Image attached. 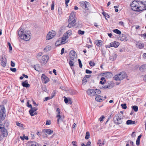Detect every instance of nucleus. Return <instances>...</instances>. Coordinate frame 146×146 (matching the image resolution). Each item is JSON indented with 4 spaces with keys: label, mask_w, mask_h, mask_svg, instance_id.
Masks as SVG:
<instances>
[{
    "label": "nucleus",
    "mask_w": 146,
    "mask_h": 146,
    "mask_svg": "<svg viewBox=\"0 0 146 146\" xmlns=\"http://www.w3.org/2000/svg\"><path fill=\"white\" fill-rule=\"evenodd\" d=\"M0 131L1 133L0 136V140H1L4 137H6L8 135L7 130L5 128L4 125L0 124Z\"/></svg>",
    "instance_id": "1"
},
{
    "label": "nucleus",
    "mask_w": 146,
    "mask_h": 146,
    "mask_svg": "<svg viewBox=\"0 0 146 146\" xmlns=\"http://www.w3.org/2000/svg\"><path fill=\"white\" fill-rule=\"evenodd\" d=\"M114 123L116 125H119L123 123V119L121 118L120 114L119 113L116 114L113 118Z\"/></svg>",
    "instance_id": "2"
},
{
    "label": "nucleus",
    "mask_w": 146,
    "mask_h": 146,
    "mask_svg": "<svg viewBox=\"0 0 146 146\" xmlns=\"http://www.w3.org/2000/svg\"><path fill=\"white\" fill-rule=\"evenodd\" d=\"M127 76L126 73L122 72L114 76L113 79L116 81H120L124 79Z\"/></svg>",
    "instance_id": "3"
},
{
    "label": "nucleus",
    "mask_w": 146,
    "mask_h": 146,
    "mask_svg": "<svg viewBox=\"0 0 146 146\" xmlns=\"http://www.w3.org/2000/svg\"><path fill=\"white\" fill-rule=\"evenodd\" d=\"M18 34L19 36L21 39H23L25 41H27V36L26 32L21 28L19 29L18 31Z\"/></svg>",
    "instance_id": "4"
},
{
    "label": "nucleus",
    "mask_w": 146,
    "mask_h": 146,
    "mask_svg": "<svg viewBox=\"0 0 146 146\" xmlns=\"http://www.w3.org/2000/svg\"><path fill=\"white\" fill-rule=\"evenodd\" d=\"M5 111L4 106L2 105L0 106V120H3L5 118L6 115Z\"/></svg>",
    "instance_id": "5"
},
{
    "label": "nucleus",
    "mask_w": 146,
    "mask_h": 146,
    "mask_svg": "<svg viewBox=\"0 0 146 146\" xmlns=\"http://www.w3.org/2000/svg\"><path fill=\"white\" fill-rule=\"evenodd\" d=\"M138 1H134L131 4V7L132 9L136 11H139V8Z\"/></svg>",
    "instance_id": "6"
},
{
    "label": "nucleus",
    "mask_w": 146,
    "mask_h": 146,
    "mask_svg": "<svg viewBox=\"0 0 146 146\" xmlns=\"http://www.w3.org/2000/svg\"><path fill=\"white\" fill-rule=\"evenodd\" d=\"M79 3L81 7L83 8L89 10L90 4L86 1L80 2Z\"/></svg>",
    "instance_id": "7"
},
{
    "label": "nucleus",
    "mask_w": 146,
    "mask_h": 146,
    "mask_svg": "<svg viewBox=\"0 0 146 146\" xmlns=\"http://www.w3.org/2000/svg\"><path fill=\"white\" fill-rule=\"evenodd\" d=\"M139 3V11L146 10V2H142L141 1H138Z\"/></svg>",
    "instance_id": "8"
},
{
    "label": "nucleus",
    "mask_w": 146,
    "mask_h": 146,
    "mask_svg": "<svg viewBox=\"0 0 146 146\" xmlns=\"http://www.w3.org/2000/svg\"><path fill=\"white\" fill-rule=\"evenodd\" d=\"M56 35L55 32L53 31H52L51 32H50L46 37V39L47 40H49L52 38Z\"/></svg>",
    "instance_id": "9"
},
{
    "label": "nucleus",
    "mask_w": 146,
    "mask_h": 146,
    "mask_svg": "<svg viewBox=\"0 0 146 146\" xmlns=\"http://www.w3.org/2000/svg\"><path fill=\"white\" fill-rule=\"evenodd\" d=\"M37 109V108L35 107H33V108H32L29 111V113L30 115L31 116H33L35 115H36L37 114V112H36V111Z\"/></svg>",
    "instance_id": "10"
},
{
    "label": "nucleus",
    "mask_w": 146,
    "mask_h": 146,
    "mask_svg": "<svg viewBox=\"0 0 146 146\" xmlns=\"http://www.w3.org/2000/svg\"><path fill=\"white\" fill-rule=\"evenodd\" d=\"M41 78L42 82L44 84H46L49 81V78L44 74L42 75Z\"/></svg>",
    "instance_id": "11"
},
{
    "label": "nucleus",
    "mask_w": 146,
    "mask_h": 146,
    "mask_svg": "<svg viewBox=\"0 0 146 146\" xmlns=\"http://www.w3.org/2000/svg\"><path fill=\"white\" fill-rule=\"evenodd\" d=\"M69 24L67 26L68 27L71 28L74 26L76 24V19H74L73 20L68 21Z\"/></svg>",
    "instance_id": "12"
},
{
    "label": "nucleus",
    "mask_w": 146,
    "mask_h": 146,
    "mask_svg": "<svg viewBox=\"0 0 146 146\" xmlns=\"http://www.w3.org/2000/svg\"><path fill=\"white\" fill-rule=\"evenodd\" d=\"M1 58L0 60L1 64L3 67H5L6 65V60L5 58H4L3 56H1Z\"/></svg>",
    "instance_id": "13"
},
{
    "label": "nucleus",
    "mask_w": 146,
    "mask_h": 146,
    "mask_svg": "<svg viewBox=\"0 0 146 146\" xmlns=\"http://www.w3.org/2000/svg\"><path fill=\"white\" fill-rule=\"evenodd\" d=\"M95 92L94 89H89L87 91V94L91 96L95 95Z\"/></svg>",
    "instance_id": "14"
},
{
    "label": "nucleus",
    "mask_w": 146,
    "mask_h": 146,
    "mask_svg": "<svg viewBox=\"0 0 146 146\" xmlns=\"http://www.w3.org/2000/svg\"><path fill=\"white\" fill-rule=\"evenodd\" d=\"M76 54V52L73 50H71L70 53V58L71 60H74V59L76 58L75 57V54Z\"/></svg>",
    "instance_id": "15"
},
{
    "label": "nucleus",
    "mask_w": 146,
    "mask_h": 146,
    "mask_svg": "<svg viewBox=\"0 0 146 146\" xmlns=\"http://www.w3.org/2000/svg\"><path fill=\"white\" fill-rule=\"evenodd\" d=\"M68 34L67 33L65 34L62 37L61 39V44H64L65 43V41L68 38Z\"/></svg>",
    "instance_id": "16"
},
{
    "label": "nucleus",
    "mask_w": 146,
    "mask_h": 146,
    "mask_svg": "<svg viewBox=\"0 0 146 146\" xmlns=\"http://www.w3.org/2000/svg\"><path fill=\"white\" fill-rule=\"evenodd\" d=\"M119 45V43L118 42L115 41L110 43V47H114L115 48L117 47Z\"/></svg>",
    "instance_id": "17"
},
{
    "label": "nucleus",
    "mask_w": 146,
    "mask_h": 146,
    "mask_svg": "<svg viewBox=\"0 0 146 146\" xmlns=\"http://www.w3.org/2000/svg\"><path fill=\"white\" fill-rule=\"evenodd\" d=\"M103 97L100 95H97L95 97V100L98 102H101L103 100Z\"/></svg>",
    "instance_id": "18"
},
{
    "label": "nucleus",
    "mask_w": 146,
    "mask_h": 146,
    "mask_svg": "<svg viewBox=\"0 0 146 146\" xmlns=\"http://www.w3.org/2000/svg\"><path fill=\"white\" fill-rule=\"evenodd\" d=\"M28 144L29 145V146H39V144L36 142L31 141L30 142L29 141L28 142Z\"/></svg>",
    "instance_id": "19"
},
{
    "label": "nucleus",
    "mask_w": 146,
    "mask_h": 146,
    "mask_svg": "<svg viewBox=\"0 0 146 146\" xmlns=\"http://www.w3.org/2000/svg\"><path fill=\"white\" fill-rule=\"evenodd\" d=\"M75 16V15L74 13H71L69 16L68 21L73 20L74 19H75L74 18Z\"/></svg>",
    "instance_id": "20"
},
{
    "label": "nucleus",
    "mask_w": 146,
    "mask_h": 146,
    "mask_svg": "<svg viewBox=\"0 0 146 146\" xmlns=\"http://www.w3.org/2000/svg\"><path fill=\"white\" fill-rule=\"evenodd\" d=\"M48 58V56L47 55H44L42 57V60L44 63H45L47 62Z\"/></svg>",
    "instance_id": "21"
},
{
    "label": "nucleus",
    "mask_w": 146,
    "mask_h": 146,
    "mask_svg": "<svg viewBox=\"0 0 146 146\" xmlns=\"http://www.w3.org/2000/svg\"><path fill=\"white\" fill-rule=\"evenodd\" d=\"M117 58V55L115 54H113L110 57V59L112 61H114Z\"/></svg>",
    "instance_id": "22"
},
{
    "label": "nucleus",
    "mask_w": 146,
    "mask_h": 146,
    "mask_svg": "<svg viewBox=\"0 0 146 146\" xmlns=\"http://www.w3.org/2000/svg\"><path fill=\"white\" fill-rule=\"evenodd\" d=\"M139 70L143 72L146 70V65L144 64L141 66L139 68Z\"/></svg>",
    "instance_id": "23"
},
{
    "label": "nucleus",
    "mask_w": 146,
    "mask_h": 146,
    "mask_svg": "<svg viewBox=\"0 0 146 146\" xmlns=\"http://www.w3.org/2000/svg\"><path fill=\"white\" fill-rule=\"evenodd\" d=\"M135 123V121H132L131 120H127L126 122V124L127 125L134 124Z\"/></svg>",
    "instance_id": "24"
},
{
    "label": "nucleus",
    "mask_w": 146,
    "mask_h": 146,
    "mask_svg": "<svg viewBox=\"0 0 146 146\" xmlns=\"http://www.w3.org/2000/svg\"><path fill=\"white\" fill-rule=\"evenodd\" d=\"M44 131L48 134H51L53 132V131L48 129H45L44 130Z\"/></svg>",
    "instance_id": "25"
},
{
    "label": "nucleus",
    "mask_w": 146,
    "mask_h": 146,
    "mask_svg": "<svg viewBox=\"0 0 146 146\" xmlns=\"http://www.w3.org/2000/svg\"><path fill=\"white\" fill-rule=\"evenodd\" d=\"M51 47L50 46L48 45L44 48V52H47L50 51L51 49Z\"/></svg>",
    "instance_id": "26"
},
{
    "label": "nucleus",
    "mask_w": 146,
    "mask_h": 146,
    "mask_svg": "<svg viewBox=\"0 0 146 146\" xmlns=\"http://www.w3.org/2000/svg\"><path fill=\"white\" fill-rule=\"evenodd\" d=\"M141 137V135H140L137 138V139L136 141V144L137 145V146H138L139 144L140 139Z\"/></svg>",
    "instance_id": "27"
},
{
    "label": "nucleus",
    "mask_w": 146,
    "mask_h": 146,
    "mask_svg": "<svg viewBox=\"0 0 146 146\" xmlns=\"http://www.w3.org/2000/svg\"><path fill=\"white\" fill-rule=\"evenodd\" d=\"M56 117L57 118V122L59 123L60 122L62 121L63 119V118L61 117L60 115H59V117L56 116Z\"/></svg>",
    "instance_id": "28"
},
{
    "label": "nucleus",
    "mask_w": 146,
    "mask_h": 146,
    "mask_svg": "<svg viewBox=\"0 0 146 146\" xmlns=\"http://www.w3.org/2000/svg\"><path fill=\"white\" fill-rule=\"evenodd\" d=\"M96 45L98 46H99L102 45V41L100 40H97L95 42Z\"/></svg>",
    "instance_id": "29"
},
{
    "label": "nucleus",
    "mask_w": 146,
    "mask_h": 146,
    "mask_svg": "<svg viewBox=\"0 0 146 146\" xmlns=\"http://www.w3.org/2000/svg\"><path fill=\"white\" fill-rule=\"evenodd\" d=\"M126 38V36L123 34H122V36H120L118 38L119 40L122 41L125 39Z\"/></svg>",
    "instance_id": "30"
},
{
    "label": "nucleus",
    "mask_w": 146,
    "mask_h": 146,
    "mask_svg": "<svg viewBox=\"0 0 146 146\" xmlns=\"http://www.w3.org/2000/svg\"><path fill=\"white\" fill-rule=\"evenodd\" d=\"M22 85L24 87L27 88V80H25L22 83Z\"/></svg>",
    "instance_id": "31"
},
{
    "label": "nucleus",
    "mask_w": 146,
    "mask_h": 146,
    "mask_svg": "<svg viewBox=\"0 0 146 146\" xmlns=\"http://www.w3.org/2000/svg\"><path fill=\"white\" fill-rule=\"evenodd\" d=\"M132 109L135 112H137L138 110V107L136 106H134L131 107Z\"/></svg>",
    "instance_id": "32"
},
{
    "label": "nucleus",
    "mask_w": 146,
    "mask_h": 146,
    "mask_svg": "<svg viewBox=\"0 0 146 146\" xmlns=\"http://www.w3.org/2000/svg\"><path fill=\"white\" fill-rule=\"evenodd\" d=\"M34 68L36 71H38L40 68V66L38 64H36L34 66Z\"/></svg>",
    "instance_id": "33"
},
{
    "label": "nucleus",
    "mask_w": 146,
    "mask_h": 146,
    "mask_svg": "<svg viewBox=\"0 0 146 146\" xmlns=\"http://www.w3.org/2000/svg\"><path fill=\"white\" fill-rule=\"evenodd\" d=\"M139 43L138 46L139 49H142L144 47V44L143 43Z\"/></svg>",
    "instance_id": "34"
},
{
    "label": "nucleus",
    "mask_w": 146,
    "mask_h": 146,
    "mask_svg": "<svg viewBox=\"0 0 146 146\" xmlns=\"http://www.w3.org/2000/svg\"><path fill=\"white\" fill-rule=\"evenodd\" d=\"M113 32L118 34L120 35L121 33V32L120 31L117 29H115L113 30Z\"/></svg>",
    "instance_id": "35"
},
{
    "label": "nucleus",
    "mask_w": 146,
    "mask_h": 146,
    "mask_svg": "<svg viewBox=\"0 0 146 146\" xmlns=\"http://www.w3.org/2000/svg\"><path fill=\"white\" fill-rule=\"evenodd\" d=\"M94 91H95V95L97 94H99L101 93V91L98 89H94Z\"/></svg>",
    "instance_id": "36"
},
{
    "label": "nucleus",
    "mask_w": 146,
    "mask_h": 146,
    "mask_svg": "<svg viewBox=\"0 0 146 146\" xmlns=\"http://www.w3.org/2000/svg\"><path fill=\"white\" fill-rule=\"evenodd\" d=\"M90 136V134L89 132L88 131H87L86 134L85 138L86 139H88L89 138Z\"/></svg>",
    "instance_id": "37"
},
{
    "label": "nucleus",
    "mask_w": 146,
    "mask_h": 146,
    "mask_svg": "<svg viewBox=\"0 0 146 146\" xmlns=\"http://www.w3.org/2000/svg\"><path fill=\"white\" fill-rule=\"evenodd\" d=\"M73 60H71V59H70V61L69 62V64L70 66L71 67L72 66H73L74 65V62L73 61Z\"/></svg>",
    "instance_id": "38"
},
{
    "label": "nucleus",
    "mask_w": 146,
    "mask_h": 146,
    "mask_svg": "<svg viewBox=\"0 0 146 146\" xmlns=\"http://www.w3.org/2000/svg\"><path fill=\"white\" fill-rule=\"evenodd\" d=\"M83 12L85 14V15L86 16H87V15H88L89 13V10H87L86 9H85L84 10Z\"/></svg>",
    "instance_id": "39"
},
{
    "label": "nucleus",
    "mask_w": 146,
    "mask_h": 146,
    "mask_svg": "<svg viewBox=\"0 0 146 146\" xmlns=\"http://www.w3.org/2000/svg\"><path fill=\"white\" fill-rule=\"evenodd\" d=\"M16 125L19 127H21V129H23V125L21 123H19V122H16Z\"/></svg>",
    "instance_id": "40"
},
{
    "label": "nucleus",
    "mask_w": 146,
    "mask_h": 146,
    "mask_svg": "<svg viewBox=\"0 0 146 146\" xmlns=\"http://www.w3.org/2000/svg\"><path fill=\"white\" fill-rule=\"evenodd\" d=\"M122 108L123 109H125L127 108L126 104H122L121 105Z\"/></svg>",
    "instance_id": "41"
},
{
    "label": "nucleus",
    "mask_w": 146,
    "mask_h": 146,
    "mask_svg": "<svg viewBox=\"0 0 146 146\" xmlns=\"http://www.w3.org/2000/svg\"><path fill=\"white\" fill-rule=\"evenodd\" d=\"M110 85L105 86H102L103 89H109L110 87Z\"/></svg>",
    "instance_id": "42"
},
{
    "label": "nucleus",
    "mask_w": 146,
    "mask_h": 146,
    "mask_svg": "<svg viewBox=\"0 0 146 146\" xmlns=\"http://www.w3.org/2000/svg\"><path fill=\"white\" fill-rule=\"evenodd\" d=\"M84 31H82L79 30L78 31V33L80 35H83L84 34Z\"/></svg>",
    "instance_id": "43"
},
{
    "label": "nucleus",
    "mask_w": 146,
    "mask_h": 146,
    "mask_svg": "<svg viewBox=\"0 0 146 146\" xmlns=\"http://www.w3.org/2000/svg\"><path fill=\"white\" fill-rule=\"evenodd\" d=\"M78 61L79 67L80 68H82V64L81 61L79 59H78Z\"/></svg>",
    "instance_id": "44"
},
{
    "label": "nucleus",
    "mask_w": 146,
    "mask_h": 146,
    "mask_svg": "<svg viewBox=\"0 0 146 146\" xmlns=\"http://www.w3.org/2000/svg\"><path fill=\"white\" fill-rule=\"evenodd\" d=\"M56 111L58 112L56 116H57V117H59V115H60V110L59 108H57V109Z\"/></svg>",
    "instance_id": "45"
},
{
    "label": "nucleus",
    "mask_w": 146,
    "mask_h": 146,
    "mask_svg": "<svg viewBox=\"0 0 146 146\" xmlns=\"http://www.w3.org/2000/svg\"><path fill=\"white\" fill-rule=\"evenodd\" d=\"M21 101L23 103H24V102H26V104L27 106V101L26 98V99H21Z\"/></svg>",
    "instance_id": "46"
},
{
    "label": "nucleus",
    "mask_w": 146,
    "mask_h": 146,
    "mask_svg": "<svg viewBox=\"0 0 146 146\" xmlns=\"http://www.w3.org/2000/svg\"><path fill=\"white\" fill-rule=\"evenodd\" d=\"M54 96H53L52 97H47L45 98V100H44V101H47V100L51 99Z\"/></svg>",
    "instance_id": "47"
},
{
    "label": "nucleus",
    "mask_w": 146,
    "mask_h": 146,
    "mask_svg": "<svg viewBox=\"0 0 146 146\" xmlns=\"http://www.w3.org/2000/svg\"><path fill=\"white\" fill-rule=\"evenodd\" d=\"M64 101L65 102L66 104H67L68 103V98H67L65 96L64 97Z\"/></svg>",
    "instance_id": "48"
},
{
    "label": "nucleus",
    "mask_w": 146,
    "mask_h": 146,
    "mask_svg": "<svg viewBox=\"0 0 146 146\" xmlns=\"http://www.w3.org/2000/svg\"><path fill=\"white\" fill-rule=\"evenodd\" d=\"M54 2L53 1H52V4L51 5V9L52 10H54Z\"/></svg>",
    "instance_id": "49"
},
{
    "label": "nucleus",
    "mask_w": 146,
    "mask_h": 146,
    "mask_svg": "<svg viewBox=\"0 0 146 146\" xmlns=\"http://www.w3.org/2000/svg\"><path fill=\"white\" fill-rule=\"evenodd\" d=\"M100 141H98V144L99 145V146H102V145H104V141L102 143L100 142Z\"/></svg>",
    "instance_id": "50"
},
{
    "label": "nucleus",
    "mask_w": 146,
    "mask_h": 146,
    "mask_svg": "<svg viewBox=\"0 0 146 146\" xmlns=\"http://www.w3.org/2000/svg\"><path fill=\"white\" fill-rule=\"evenodd\" d=\"M102 15L104 16L105 17H107V16H108V17L109 18L110 16H109L108 15L106 12H102Z\"/></svg>",
    "instance_id": "51"
},
{
    "label": "nucleus",
    "mask_w": 146,
    "mask_h": 146,
    "mask_svg": "<svg viewBox=\"0 0 146 146\" xmlns=\"http://www.w3.org/2000/svg\"><path fill=\"white\" fill-rule=\"evenodd\" d=\"M89 64L90 66H93L95 65V63L94 62L90 61L89 62Z\"/></svg>",
    "instance_id": "52"
},
{
    "label": "nucleus",
    "mask_w": 146,
    "mask_h": 146,
    "mask_svg": "<svg viewBox=\"0 0 146 146\" xmlns=\"http://www.w3.org/2000/svg\"><path fill=\"white\" fill-rule=\"evenodd\" d=\"M42 89L43 91L45 92H47V88H46V86H45L42 87Z\"/></svg>",
    "instance_id": "53"
},
{
    "label": "nucleus",
    "mask_w": 146,
    "mask_h": 146,
    "mask_svg": "<svg viewBox=\"0 0 146 146\" xmlns=\"http://www.w3.org/2000/svg\"><path fill=\"white\" fill-rule=\"evenodd\" d=\"M105 118L104 115H102L99 118V120L100 121H103V119Z\"/></svg>",
    "instance_id": "54"
},
{
    "label": "nucleus",
    "mask_w": 146,
    "mask_h": 146,
    "mask_svg": "<svg viewBox=\"0 0 146 146\" xmlns=\"http://www.w3.org/2000/svg\"><path fill=\"white\" fill-rule=\"evenodd\" d=\"M10 70L11 71L14 72H16L17 70L15 68H11Z\"/></svg>",
    "instance_id": "55"
},
{
    "label": "nucleus",
    "mask_w": 146,
    "mask_h": 146,
    "mask_svg": "<svg viewBox=\"0 0 146 146\" xmlns=\"http://www.w3.org/2000/svg\"><path fill=\"white\" fill-rule=\"evenodd\" d=\"M8 46H9V49L10 50H12V47L11 46V44H10V42H8Z\"/></svg>",
    "instance_id": "56"
},
{
    "label": "nucleus",
    "mask_w": 146,
    "mask_h": 146,
    "mask_svg": "<svg viewBox=\"0 0 146 146\" xmlns=\"http://www.w3.org/2000/svg\"><path fill=\"white\" fill-rule=\"evenodd\" d=\"M29 137H31L32 139H34V135L32 133H31L30 135H29Z\"/></svg>",
    "instance_id": "57"
},
{
    "label": "nucleus",
    "mask_w": 146,
    "mask_h": 146,
    "mask_svg": "<svg viewBox=\"0 0 146 146\" xmlns=\"http://www.w3.org/2000/svg\"><path fill=\"white\" fill-rule=\"evenodd\" d=\"M86 72L87 74H91L92 72V71L88 70L86 69Z\"/></svg>",
    "instance_id": "58"
},
{
    "label": "nucleus",
    "mask_w": 146,
    "mask_h": 146,
    "mask_svg": "<svg viewBox=\"0 0 146 146\" xmlns=\"http://www.w3.org/2000/svg\"><path fill=\"white\" fill-rule=\"evenodd\" d=\"M42 55V52H40L38 53L36 55L37 58H38Z\"/></svg>",
    "instance_id": "59"
},
{
    "label": "nucleus",
    "mask_w": 146,
    "mask_h": 146,
    "mask_svg": "<svg viewBox=\"0 0 146 146\" xmlns=\"http://www.w3.org/2000/svg\"><path fill=\"white\" fill-rule=\"evenodd\" d=\"M72 103V99L70 98H68V103L70 104H71Z\"/></svg>",
    "instance_id": "60"
},
{
    "label": "nucleus",
    "mask_w": 146,
    "mask_h": 146,
    "mask_svg": "<svg viewBox=\"0 0 146 146\" xmlns=\"http://www.w3.org/2000/svg\"><path fill=\"white\" fill-rule=\"evenodd\" d=\"M87 82V80L86 79V77H84V78L83 80H82V82L83 83H84L85 82Z\"/></svg>",
    "instance_id": "61"
},
{
    "label": "nucleus",
    "mask_w": 146,
    "mask_h": 146,
    "mask_svg": "<svg viewBox=\"0 0 146 146\" xmlns=\"http://www.w3.org/2000/svg\"><path fill=\"white\" fill-rule=\"evenodd\" d=\"M11 66L13 67H14L15 66V63L13 62L12 61H11Z\"/></svg>",
    "instance_id": "62"
},
{
    "label": "nucleus",
    "mask_w": 146,
    "mask_h": 146,
    "mask_svg": "<svg viewBox=\"0 0 146 146\" xmlns=\"http://www.w3.org/2000/svg\"><path fill=\"white\" fill-rule=\"evenodd\" d=\"M72 144L74 146H77L76 145V142L75 141H73L72 142Z\"/></svg>",
    "instance_id": "63"
},
{
    "label": "nucleus",
    "mask_w": 146,
    "mask_h": 146,
    "mask_svg": "<svg viewBox=\"0 0 146 146\" xmlns=\"http://www.w3.org/2000/svg\"><path fill=\"white\" fill-rule=\"evenodd\" d=\"M51 123L50 121V120H47L46 122V125H50Z\"/></svg>",
    "instance_id": "64"
}]
</instances>
